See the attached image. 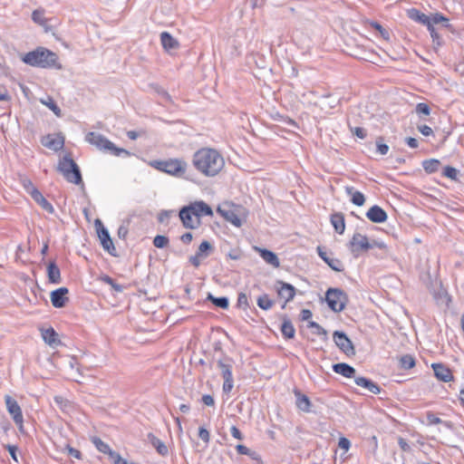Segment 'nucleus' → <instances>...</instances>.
<instances>
[{
    "instance_id": "1",
    "label": "nucleus",
    "mask_w": 464,
    "mask_h": 464,
    "mask_svg": "<svg viewBox=\"0 0 464 464\" xmlns=\"http://www.w3.org/2000/svg\"><path fill=\"white\" fill-rule=\"evenodd\" d=\"M192 164L204 176L215 177L224 168L225 161L217 150L201 148L194 153Z\"/></svg>"
},
{
    "instance_id": "2",
    "label": "nucleus",
    "mask_w": 464,
    "mask_h": 464,
    "mask_svg": "<svg viewBox=\"0 0 464 464\" xmlns=\"http://www.w3.org/2000/svg\"><path fill=\"white\" fill-rule=\"evenodd\" d=\"M22 61L34 67L62 68V65L58 63V55L44 47H38L34 51L25 53Z\"/></svg>"
},
{
    "instance_id": "3",
    "label": "nucleus",
    "mask_w": 464,
    "mask_h": 464,
    "mask_svg": "<svg viewBox=\"0 0 464 464\" xmlns=\"http://www.w3.org/2000/svg\"><path fill=\"white\" fill-rule=\"evenodd\" d=\"M86 141L94 145L97 149L109 152L111 155L120 157H130L131 153L122 148L117 147L113 142L109 140L105 136L98 132H88L85 137Z\"/></svg>"
},
{
    "instance_id": "4",
    "label": "nucleus",
    "mask_w": 464,
    "mask_h": 464,
    "mask_svg": "<svg viewBox=\"0 0 464 464\" xmlns=\"http://www.w3.org/2000/svg\"><path fill=\"white\" fill-rule=\"evenodd\" d=\"M57 170L68 182L84 186L80 168L69 155H65L60 160Z\"/></svg>"
},
{
    "instance_id": "5",
    "label": "nucleus",
    "mask_w": 464,
    "mask_h": 464,
    "mask_svg": "<svg viewBox=\"0 0 464 464\" xmlns=\"http://www.w3.org/2000/svg\"><path fill=\"white\" fill-rule=\"evenodd\" d=\"M151 166L171 176L181 178L186 172L188 164L183 160L169 159L167 160H154L151 162Z\"/></svg>"
},
{
    "instance_id": "6",
    "label": "nucleus",
    "mask_w": 464,
    "mask_h": 464,
    "mask_svg": "<svg viewBox=\"0 0 464 464\" xmlns=\"http://www.w3.org/2000/svg\"><path fill=\"white\" fill-rule=\"evenodd\" d=\"M325 301L333 312L340 313L345 308L349 298L347 294L341 288L330 287L325 293Z\"/></svg>"
},
{
    "instance_id": "7",
    "label": "nucleus",
    "mask_w": 464,
    "mask_h": 464,
    "mask_svg": "<svg viewBox=\"0 0 464 464\" xmlns=\"http://www.w3.org/2000/svg\"><path fill=\"white\" fill-rule=\"evenodd\" d=\"M218 368L220 371V374L224 379L222 390L225 393H229L234 387V379L232 374L234 361L228 356L218 360Z\"/></svg>"
},
{
    "instance_id": "8",
    "label": "nucleus",
    "mask_w": 464,
    "mask_h": 464,
    "mask_svg": "<svg viewBox=\"0 0 464 464\" xmlns=\"http://www.w3.org/2000/svg\"><path fill=\"white\" fill-rule=\"evenodd\" d=\"M240 207L233 203H223L217 208V212L227 222H230L237 227H241L242 221L239 218Z\"/></svg>"
},
{
    "instance_id": "9",
    "label": "nucleus",
    "mask_w": 464,
    "mask_h": 464,
    "mask_svg": "<svg viewBox=\"0 0 464 464\" xmlns=\"http://www.w3.org/2000/svg\"><path fill=\"white\" fill-rule=\"evenodd\" d=\"M95 227L103 249L107 251L111 256H118V253L113 245L110 233L108 229L104 227L102 222L100 219L95 220Z\"/></svg>"
},
{
    "instance_id": "10",
    "label": "nucleus",
    "mask_w": 464,
    "mask_h": 464,
    "mask_svg": "<svg viewBox=\"0 0 464 464\" xmlns=\"http://www.w3.org/2000/svg\"><path fill=\"white\" fill-rule=\"evenodd\" d=\"M349 249L353 257H358L361 254L367 252L371 249L368 237L360 233L353 234L352 239L349 241Z\"/></svg>"
},
{
    "instance_id": "11",
    "label": "nucleus",
    "mask_w": 464,
    "mask_h": 464,
    "mask_svg": "<svg viewBox=\"0 0 464 464\" xmlns=\"http://www.w3.org/2000/svg\"><path fill=\"white\" fill-rule=\"evenodd\" d=\"M333 339L336 346L347 356L355 355V348L347 334L342 331H335Z\"/></svg>"
},
{
    "instance_id": "12",
    "label": "nucleus",
    "mask_w": 464,
    "mask_h": 464,
    "mask_svg": "<svg viewBox=\"0 0 464 464\" xmlns=\"http://www.w3.org/2000/svg\"><path fill=\"white\" fill-rule=\"evenodd\" d=\"M5 401L6 405L7 411L13 417L14 423L18 426L20 430H23L24 428V418L21 407L18 402L12 398L10 395L5 396Z\"/></svg>"
},
{
    "instance_id": "13",
    "label": "nucleus",
    "mask_w": 464,
    "mask_h": 464,
    "mask_svg": "<svg viewBox=\"0 0 464 464\" xmlns=\"http://www.w3.org/2000/svg\"><path fill=\"white\" fill-rule=\"evenodd\" d=\"M213 251V245L210 242L204 240L198 246L196 254L189 256L188 261L194 267H198L201 265V260L210 256Z\"/></svg>"
},
{
    "instance_id": "14",
    "label": "nucleus",
    "mask_w": 464,
    "mask_h": 464,
    "mask_svg": "<svg viewBox=\"0 0 464 464\" xmlns=\"http://www.w3.org/2000/svg\"><path fill=\"white\" fill-rule=\"evenodd\" d=\"M179 218L184 227L188 229H196L200 227L201 220L194 217V213L187 206L180 208L179 213Z\"/></svg>"
},
{
    "instance_id": "15",
    "label": "nucleus",
    "mask_w": 464,
    "mask_h": 464,
    "mask_svg": "<svg viewBox=\"0 0 464 464\" xmlns=\"http://www.w3.org/2000/svg\"><path fill=\"white\" fill-rule=\"evenodd\" d=\"M190 210L193 211L194 217L201 220L202 217H212L213 210L206 202L198 200L190 203L187 206Z\"/></svg>"
},
{
    "instance_id": "16",
    "label": "nucleus",
    "mask_w": 464,
    "mask_h": 464,
    "mask_svg": "<svg viewBox=\"0 0 464 464\" xmlns=\"http://www.w3.org/2000/svg\"><path fill=\"white\" fill-rule=\"evenodd\" d=\"M276 285H280L276 289L277 295L281 298H285V300L284 304L282 305V308L284 309L286 305V303L292 301L295 298L296 290H295V287L294 285H292L291 284H288V283H285V282H283L280 280L276 282Z\"/></svg>"
},
{
    "instance_id": "17",
    "label": "nucleus",
    "mask_w": 464,
    "mask_h": 464,
    "mask_svg": "<svg viewBox=\"0 0 464 464\" xmlns=\"http://www.w3.org/2000/svg\"><path fill=\"white\" fill-rule=\"evenodd\" d=\"M68 292L69 291L66 287H60L56 290H53L51 293L52 304L55 308L64 307L66 303L68 302V297L66 296Z\"/></svg>"
},
{
    "instance_id": "18",
    "label": "nucleus",
    "mask_w": 464,
    "mask_h": 464,
    "mask_svg": "<svg viewBox=\"0 0 464 464\" xmlns=\"http://www.w3.org/2000/svg\"><path fill=\"white\" fill-rule=\"evenodd\" d=\"M366 217L373 223H383L388 218V215L385 210L378 205L371 207L366 212Z\"/></svg>"
},
{
    "instance_id": "19",
    "label": "nucleus",
    "mask_w": 464,
    "mask_h": 464,
    "mask_svg": "<svg viewBox=\"0 0 464 464\" xmlns=\"http://www.w3.org/2000/svg\"><path fill=\"white\" fill-rule=\"evenodd\" d=\"M318 256L334 271L342 272L343 271V264L340 259L332 258L328 256L327 253L323 249V247H317Z\"/></svg>"
},
{
    "instance_id": "20",
    "label": "nucleus",
    "mask_w": 464,
    "mask_h": 464,
    "mask_svg": "<svg viewBox=\"0 0 464 464\" xmlns=\"http://www.w3.org/2000/svg\"><path fill=\"white\" fill-rule=\"evenodd\" d=\"M432 369L434 372V375L436 376V378L438 380L442 381L444 382H450L451 380H453V375H452L451 371L448 367H446L444 364L433 363Z\"/></svg>"
},
{
    "instance_id": "21",
    "label": "nucleus",
    "mask_w": 464,
    "mask_h": 464,
    "mask_svg": "<svg viewBox=\"0 0 464 464\" xmlns=\"http://www.w3.org/2000/svg\"><path fill=\"white\" fill-rule=\"evenodd\" d=\"M354 382L356 385L366 389L373 394H379L381 392V387L371 379L365 378L363 376H356Z\"/></svg>"
},
{
    "instance_id": "22",
    "label": "nucleus",
    "mask_w": 464,
    "mask_h": 464,
    "mask_svg": "<svg viewBox=\"0 0 464 464\" xmlns=\"http://www.w3.org/2000/svg\"><path fill=\"white\" fill-rule=\"evenodd\" d=\"M294 394L295 396L296 407L302 411L310 412L312 403L308 396L302 393L298 389L294 390Z\"/></svg>"
},
{
    "instance_id": "23",
    "label": "nucleus",
    "mask_w": 464,
    "mask_h": 464,
    "mask_svg": "<svg viewBox=\"0 0 464 464\" xmlns=\"http://www.w3.org/2000/svg\"><path fill=\"white\" fill-rule=\"evenodd\" d=\"M160 43L163 49L167 52L176 50L179 47V43L169 32L160 34Z\"/></svg>"
},
{
    "instance_id": "24",
    "label": "nucleus",
    "mask_w": 464,
    "mask_h": 464,
    "mask_svg": "<svg viewBox=\"0 0 464 464\" xmlns=\"http://www.w3.org/2000/svg\"><path fill=\"white\" fill-rule=\"evenodd\" d=\"M333 371L335 373L341 374L346 378H354L355 379V377H356L355 376L356 370L353 366H351L345 362L334 363L333 365Z\"/></svg>"
},
{
    "instance_id": "25",
    "label": "nucleus",
    "mask_w": 464,
    "mask_h": 464,
    "mask_svg": "<svg viewBox=\"0 0 464 464\" xmlns=\"http://www.w3.org/2000/svg\"><path fill=\"white\" fill-rule=\"evenodd\" d=\"M330 221L336 233L342 235L345 230L344 215L342 212H334L330 216Z\"/></svg>"
},
{
    "instance_id": "26",
    "label": "nucleus",
    "mask_w": 464,
    "mask_h": 464,
    "mask_svg": "<svg viewBox=\"0 0 464 464\" xmlns=\"http://www.w3.org/2000/svg\"><path fill=\"white\" fill-rule=\"evenodd\" d=\"M43 145L54 151H58L63 148L64 139L63 136L53 137L49 134L46 136L45 140H43Z\"/></svg>"
},
{
    "instance_id": "27",
    "label": "nucleus",
    "mask_w": 464,
    "mask_h": 464,
    "mask_svg": "<svg viewBox=\"0 0 464 464\" xmlns=\"http://www.w3.org/2000/svg\"><path fill=\"white\" fill-rule=\"evenodd\" d=\"M147 438L148 441L153 446V448H155V450L160 455L165 457L169 454V449L166 446V444L158 437H156L153 433L150 432L147 435Z\"/></svg>"
},
{
    "instance_id": "28",
    "label": "nucleus",
    "mask_w": 464,
    "mask_h": 464,
    "mask_svg": "<svg viewBox=\"0 0 464 464\" xmlns=\"http://www.w3.org/2000/svg\"><path fill=\"white\" fill-rule=\"evenodd\" d=\"M44 341L52 347H56L61 343L58 334L53 327L42 331Z\"/></svg>"
},
{
    "instance_id": "29",
    "label": "nucleus",
    "mask_w": 464,
    "mask_h": 464,
    "mask_svg": "<svg viewBox=\"0 0 464 464\" xmlns=\"http://www.w3.org/2000/svg\"><path fill=\"white\" fill-rule=\"evenodd\" d=\"M282 325H281V333L285 339H293L295 334V329L291 322V320L287 317V315H282Z\"/></svg>"
},
{
    "instance_id": "30",
    "label": "nucleus",
    "mask_w": 464,
    "mask_h": 464,
    "mask_svg": "<svg viewBox=\"0 0 464 464\" xmlns=\"http://www.w3.org/2000/svg\"><path fill=\"white\" fill-rule=\"evenodd\" d=\"M31 197L46 212L50 214H53L54 212L53 205L43 196V194L39 190L33 191V196Z\"/></svg>"
},
{
    "instance_id": "31",
    "label": "nucleus",
    "mask_w": 464,
    "mask_h": 464,
    "mask_svg": "<svg viewBox=\"0 0 464 464\" xmlns=\"http://www.w3.org/2000/svg\"><path fill=\"white\" fill-rule=\"evenodd\" d=\"M345 192L348 196L351 197V201L355 206L361 207L364 204V202H365L364 195L362 192L355 190V188L353 187H349V186L345 187Z\"/></svg>"
},
{
    "instance_id": "32",
    "label": "nucleus",
    "mask_w": 464,
    "mask_h": 464,
    "mask_svg": "<svg viewBox=\"0 0 464 464\" xmlns=\"http://www.w3.org/2000/svg\"><path fill=\"white\" fill-rule=\"evenodd\" d=\"M260 256L269 265L277 268L280 266L278 256L271 250L261 248L259 249Z\"/></svg>"
},
{
    "instance_id": "33",
    "label": "nucleus",
    "mask_w": 464,
    "mask_h": 464,
    "mask_svg": "<svg viewBox=\"0 0 464 464\" xmlns=\"http://www.w3.org/2000/svg\"><path fill=\"white\" fill-rule=\"evenodd\" d=\"M47 276L50 283L59 284L61 282V272L54 261H51L47 266Z\"/></svg>"
},
{
    "instance_id": "34",
    "label": "nucleus",
    "mask_w": 464,
    "mask_h": 464,
    "mask_svg": "<svg viewBox=\"0 0 464 464\" xmlns=\"http://www.w3.org/2000/svg\"><path fill=\"white\" fill-rule=\"evenodd\" d=\"M407 14H408V17L414 22H417L421 24H429L430 16H428L427 14H425L424 13L420 12V10H418L416 8L409 9L407 11Z\"/></svg>"
},
{
    "instance_id": "35",
    "label": "nucleus",
    "mask_w": 464,
    "mask_h": 464,
    "mask_svg": "<svg viewBox=\"0 0 464 464\" xmlns=\"http://www.w3.org/2000/svg\"><path fill=\"white\" fill-rule=\"evenodd\" d=\"M92 442L100 452L108 454L111 460H113V454H118V452L111 450L110 446L98 437H94Z\"/></svg>"
},
{
    "instance_id": "36",
    "label": "nucleus",
    "mask_w": 464,
    "mask_h": 464,
    "mask_svg": "<svg viewBox=\"0 0 464 464\" xmlns=\"http://www.w3.org/2000/svg\"><path fill=\"white\" fill-rule=\"evenodd\" d=\"M422 168L428 174L435 173L439 170L441 163L439 160L430 159L422 161Z\"/></svg>"
},
{
    "instance_id": "37",
    "label": "nucleus",
    "mask_w": 464,
    "mask_h": 464,
    "mask_svg": "<svg viewBox=\"0 0 464 464\" xmlns=\"http://www.w3.org/2000/svg\"><path fill=\"white\" fill-rule=\"evenodd\" d=\"M207 299L209 300L216 306L220 307L222 309H227L229 306L228 298L226 296L215 297L211 294H208Z\"/></svg>"
},
{
    "instance_id": "38",
    "label": "nucleus",
    "mask_w": 464,
    "mask_h": 464,
    "mask_svg": "<svg viewBox=\"0 0 464 464\" xmlns=\"http://www.w3.org/2000/svg\"><path fill=\"white\" fill-rule=\"evenodd\" d=\"M256 304L259 308L267 311L273 307L275 302L269 298L267 294H264L257 298Z\"/></svg>"
},
{
    "instance_id": "39",
    "label": "nucleus",
    "mask_w": 464,
    "mask_h": 464,
    "mask_svg": "<svg viewBox=\"0 0 464 464\" xmlns=\"http://www.w3.org/2000/svg\"><path fill=\"white\" fill-rule=\"evenodd\" d=\"M415 366V359L411 354L402 355L400 358V367L403 370H409Z\"/></svg>"
},
{
    "instance_id": "40",
    "label": "nucleus",
    "mask_w": 464,
    "mask_h": 464,
    "mask_svg": "<svg viewBox=\"0 0 464 464\" xmlns=\"http://www.w3.org/2000/svg\"><path fill=\"white\" fill-rule=\"evenodd\" d=\"M41 102L46 105L56 116H61L62 111L52 97L48 96L46 100L41 99Z\"/></svg>"
},
{
    "instance_id": "41",
    "label": "nucleus",
    "mask_w": 464,
    "mask_h": 464,
    "mask_svg": "<svg viewBox=\"0 0 464 464\" xmlns=\"http://www.w3.org/2000/svg\"><path fill=\"white\" fill-rule=\"evenodd\" d=\"M430 20L432 21V23L434 24H438L440 23H444L442 24V27L449 28V29L451 28V24L449 23V19L447 17H445L443 14H440V13L434 14L430 17Z\"/></svg>"
},
{
    "instance_id": "42",
    "label": "nucleus",
    "mask_w": 464,
    "mask_h": 464,
    "mask_svg": "<svg viewBox=\"0 0 464 464\" xmlns=\"http://www.w3.org/2000/svg\"><path fill=\"white\" fill-rule=\"evenodd\" d=\"M442 175L444 177H447V178L450 179L451 180L457 181L458 180L459 170L456 168H454V167L446 166L443 169Z\"/></svg>"
},
{
    "instance_id": "43",
    "label": "nucleus",
    "mask_w": 464,
    "mask_h": 464,
    "mask_svg": "<svg viewBox=\"0 0 464 464\" xmlns=\"http://www.w3.org/2000/svg\"><path fill=\"white\" fill-rule=\"evenodd\" d=\"M368 24L372 28L377 30L384 40L388 41L390 39V33L384 29L378 22L370 21Z\"/></svg>"
},
{
    "instance_id": "44",
    "label": "nucleus",
    "mask_w": 464,
    "mask_h": 464,
    "mask_svg": "<svg viewBox=\"0 0 464 464\" xmlns=\"http://www.w3.org/2000/svg\"><path fill=\"white\" fill-rule=\"evenodd\" d=\"M101 280L103 283L111 285L116 292H122V290H123L122 285L117 284L113 278H111V276H109L107 275L102 276Z\"/></svg>"
},
{
    "instance_id": "45",
    "label": "nucleus",
    "mask_w": 464,
    "mask_h": 464,
    "mask_svg": "<svg viewBox=\"0 0 464 464\" xmlns=\"http://www.w3.org/2000/svg\"><path fill=\"white\" fill-rule=\"evenodd\" d=\"M169 237L162 235H157L153 239V245L158 248H164L169 245Z\"/></svg>"
},
{
    "instance_id": "46",
    "label": "nucleus",
    "mask_w": 464,
    "mask_h": 464,
    "mask_svg": "<svg viewBox=\"0 0 464 464\" xmlns=\"http://www.w3.org/2000/svg\"><path fill=\"white\" fill-rule=\"evenodd\" d=\"M21 184L26 191V193H28L30 196H33V191H38V189L34 187L33 182L27 178H22Z\"/></svg>"
},
{
    "instance_id": "47",
    "label": "nucleus",
    "mask_w": 464,
    "mask_h": 464,
    "mask_svg": "<svg viewBox=\"0 0 464 464\" xmlns=\"http://www.w3.org/2000/svg\"><path fill=\"white\" fill-rule=\"evenodd\" d=\"M237 306L243 310H246L249 307L248 299L245 293L238 294Z\"/></svg>"
},
{
    "instance_id": "48",
    "label": "nucleus",
    "mask_w": 464,
    "mask_h": 464,
    "mask_svg": "<svg viewBox=\"0 0 464 464\" xmlns=\"http://www.w3.org/2000/svg\"><path fill=\"white\" fill-rule=\"evenodd\" d=\"M308 327L314 329V334L319 336H326L327 331L322 327L319 324L314 321H309Z\"/></svg>"
},
{
    "instance_id": "49",
    "label": "nucleus",
    "mask_w": 464,
    "mask_h": 464,
    "mask_svg": "<svg viewBox=\"0 0 464 464\" xmlns=\"http://www.w3.org/2000/svg\"><path fill=\"white\" fill-rule=\"evenodd\" d=\"M415 111L419 115L423 114V115L428 116L430 113V108L427 103L420 102L416 105Z\"/></svg>"
},
{
    "instance_id": "50",
    "label": "nucleus",
    "mask_w": 464,
    "mask_h": 464,
    "mask_svg": "<svg viewBox=\"0 0 464 464\" xmlns=\"http://www.w3.org/2000/svg\"><path fill=\"white\" fill-rule=\"evenodd\" d=\"M382 141H383L382 137L377 138V140H376L377 151L381 155H386L389 151V146L387 144L383 143Z\"/></svg>"
},
{
    "instance_id": "51",
    "label": "nucleus",
    "mask_w": 464,
    "mask_h": 464,
    "mask_svg": "<svg viewBox=\"0 0 464 464\" xmlns=\"http://www.w3.org/2000/svg\"><path fill=\"white\" fill-rule=\"evenodd\" d=\"M53 401L62 410H64L70 405V401L63 396H54Z\"/></svg>"
},
{
    "instance_id": "52",
    "label": "nucleus",
    "mask_w": 464,
    "mask_h": 464,
    "mask_svg": "<svg viewBox=\"0 0 464 464\" xmlns=\"http://www.w3.org/2000/svg\"><path fill=\"white\" fill-rule=\"evenodd\" d=\"M430 36L432 38V43L436 50L443 45L444 42L438 32H435Z\"/></svg>"
},
{
    "instance_id": "53",
    "label": "nucleus",
    "mask_w": 464,
    "mask_h": 464,
    "mask_svg": "<svg viewBox=\"0 0 464 464\" xmlns=\"http://www.w3.org/2000/svg\"><path fill=\"white\" fill-rule=\"evenodd\" d=\"M65 450H67L68 455L72 457V458L81 459L82 457V452L80 450L71 447L70 445H66Z\"/></svg>"
},
{
    "instance_id": "54",
    "label": "nucleus",
    "mask_w": 464,
    "mask_h": 464,
    "mask_svg": "<svg viewBox=\"0 0 464 464\" xmlns=\"http://www.w3.org/2000/svg\"><path fill=\"white\" fill-rule=\"evenodd\" d=\"M398 444L401 450L404 452H410L411 450V447L409 445L407 440L402 437L398 438Z\"/></svg>"
},
{
    "instance_id": "55",
    "label": "nucleus",
    "mask_w": 464,
    "mask_h": 464,
    "mask_svg": "<svg viewBox=\"0 0 464 464\" xmlns=\"http://www.w3.org/2000/svg\"><path fill=\"white\" fill-rule=\"evenodd\" d=\"M427 420L430 425L442 423V420L437 417L433 412L427 413Z\"/></svg>"
},
{
    "instance_id": "56",
    "label": "nucleus",
    "mask_w": 464,
    "mask_h": 464,
    "mask_svg": "<svg viewBox=\"0 0 464 464\" xmlns=\"http://www.w3.org/2000/svg\"><path fill=\"white\" fill-rule=\"evenodd\" d=\"M338 447L345 451H348L351 447V442L347 438L342 437L339 439Z\"/></svg>"
},
{
    "instance_id": "57",
    "label": "nucleus",
    "mask_w": 464,
    "mask_h": 464,
    "mask_svg": "<svg viewBox=\"0 0 464 464\" xmlns=\"http://www.w3.org/2000/svg\"><path fill=\"white\" fill-rule=\"evenodd\" d=\"M5 448L7 450V451L9 452L11 458L14 460V461H18L17 459V455H16V452H17V446L15 445H11V444H7L5 446Z\"/></svg>"
},
{
    "instance_id": "58",
    "label": "nucleus",
    "mask_w": 464,
    "mask_h": 464,
    "mask_svg": "<svg viewBox=\"0 0 464 464\" xmlns=\"http://www.w3.org/2000/svg\"><path fill=\"white\" fill-rule=\"evenodd\" d=\"M198 437L206 443H208L210 440L209 432L207 429L200 427L198 429Z\"/></svg>"
},
{
    "instance_id": "59",
    "label": "nucleus",
    "mask_w": 464,
    "mask_h": 464,
    "mask_svg": "<svg viewBox=\"0 0 464 464\" xmlns=\"http://www.w3.org/2000/svg\"><path fill=\"white\" fill-rule=\"evenodd\" d=\"M417 129L424 136H430L433 134L432 129L428 125H418Z\"/></svg>"
},
{
    "instance_id": "60",
    "label": "nucleus",
    "mask_w": 464,
    "mask_h": 464,
    "mask_svg": "<svg viewBox=\"0 0 464 464\" xmlns=\"http://www.w3.org/2000/svg\"><path fill=\"white\" fill-rule=\"evenodd\" d=\"M32 19L37 23V24H43L44 22V19L43 17V13L38 11V10H35L33 12L32 14Z\"/></svg>"
},
{
    "instance_id": "61",
    "label": "nucleus",
    "mask_w": 464,
    "mask_h": 464,
    "mask_svg": "<svg viewBox=\"0 0 464 464\" xmlns=\"http://www.w3.org/2000/svg\"><path fill=\"white\" fill-rule=\"evenodd\" d=\"M201 401L207 405V406H214L215 405V400L212 395L210 394H205L201 398Z\"/></svg>"
},
{
    "instance_id": "62",
    "label": "nucleus",
    "mask_w": 464,
    "mask_h": 464,
    "mask_svg": "<svg viewBox=\"0 0 464 464\" xmlns=\"http://www.w3.org/2000/svg\"><path fill=\"white\" fill-rule=\"evenodd\" d=\"M230 432L231 435L237 440H242L244 439L242 432L236 426H232L230 428Z\"/></svg>"
},
{
    "instance_id": "63",
    "label": "nucleus",
    "mask_w": 464,
    "mask_h": 464,
    "mask_svg": "<svg viewBox=\"0 0 464 464\" xmlns=\"http://www.w3.org/2000/svg\"><path fill=\"white\" fill-rule=\"evenodd\" d=\"M112 462H113V464H139V463H134V462H130V463L128 462L126 459H122L119 453L113 454Z\"/></svg>"
},
{
    "instance_id": "64",
    "label": "nucleus",
    "mask_w": 464,
    "mask_h": 464,
    "mask_svg": "<svg viewBox=\"0 0 464 464\" xmlns=\"http://www.w3.org/2000/svg\"><path fill=\"white\" fill-rule=\"evenodd\" d=\"M353 134L356 135L360 139H364L367 135V132H366L365 129H363L362 127H356L353 130Z\"/></svg>"
}]
</instances>
